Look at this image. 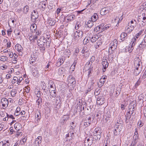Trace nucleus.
<instances>
[{
	"mask_svg": "<svg viewBox=\"0 0 146 146\" xmlns=\"http://www.w3.org/2000/svg\"><path fill=\"white\" fill-rule=\"evenodd\" d=\"M90 37H89V38H85L84 39L83 41L84 43V44H86L87 43H88L89 41L90 40Z\"/></svg>",
	"mask_w": 146,
	"mask_h": 146,
	"instance_id": "58836bf2",
	"label": "nucleus"
},
{
	"mask_svg": "<svg viewBox=\"0 0 146 146\" xmlns=\"http://www.w3.org/2000/svg\"><path fill=\"white\" fill-rule=\"evenodd\" d=\"M15 19H10L8 21V24L10 27H12L14 25Z\"/></svg>",
	"mask_w": 146,
	"mask_h": 146,
	"instance_id": "393cba45",
	"label": "nucleus"
},
{
	"mask_svg": "<svg viewBox=\"0 0 146 146\" xmlns=\"http://www.w3.org/2000/svg\"><path fill=\"white\" fill-rule=\"evenodd\" d=\"M127 36V33H125L124 32L122 33L120 35V40L121 41L120 42H122L124 40L125 38Z\"/></svg>",
	"mask_w": 146,
	"mask_h": 146,
	"instance_id": "412c9836",
	"label": "nucleus"
},
{
	"mask_svg": "<svg viewBox=\"0 0 146 146\" xmlns=\"http://www.w3.org/2000/svg\"><path fill=\"white\" fill-rule=\"evenodd\" d=\"M110 25H106L104 27L103 29H102V31L104 30L105 29L106 30L108 29L110 27Z\"/></svg>",
	"mask_w": 146,
	"mask_h": 146,
	"instance_id": "69168bd1",
	"label": "nucleus"
},
{
	"mask_svg": "<svg viewBox=\"0 0 146 146\" xmlns=\"http://www.w3.org/2000/svg\"><path fill=\"white\" fill-rule=\"evenodd\" d=\"M100 93V90L99 89H96L94 92V94L95 95H98Z\"/></svg>",
	"mask_w": 146,
	"mask_h": 146,
	"instance_id": "864d4df0",
	"label": "nucleus"
},
{
	"mask_svg": "<svg viewBox=\"0 0 146 146\" xmlns=\"http://www.w3.org/2000/svg\"><path fill=\"white\" fill-rule=\"evenodd\" d=\"M131 115L132 114H131V113H130V111H128L127 113L125 115V117L126 118V120H125V121L126 122H128L127 121V119H129L130 118Z\"/></svg>",
	"mask_w": 146,
	"mask_h": 146,
	"instance_id": "473e14b6",
	"label": "nucleus"
},
{
	"mask_svg": "<svg viewBox=\"0 0 146 146\" xmlns=\"http://www.w3.org/2000/svg\"><path fill=\"white\" fill-rule=\"evenodd\" d=\"M42 8L45 9L46 7V3L45 2H43L42 3Z\"/></svg>",
	"mask_w": 146,
	"mask_h": 146,
	"instance_id": "0e129e2a",
	"label": "nucleus"
},
{
	"mask_svg": "<svg viewBox=\"0 0 146 146\" xmlns=\"http://www.w3.org/2000/svg\"><path fill=\"white\" fill-rule=\"evenodd\" d=\"M8 59L7 57L6 56H2L1 57L0 60L3 61H5Z\"/></svg>",
	"mask_w": 146,
	"mask_h": 146,
	"instance_id": "8fccbe9b",
	"label": "nucleus"
},
{
	"mask_svg": "<svg viewBox=\"0 0 146 146\" xmlns=\"http://www.w3.org/2000/svg\"><path fill=\"white\" fill-rule=\"evenodd\" d=\"M50 95L53 98L55 97L56 96V91H55V90H51V92H50Z\"/></svg>",
	"mask_w": 146,
	"mask_h": 146,
	"instance_id": "4c0bfd02",
	"label": "nucleus"
},
{
	"mask_svg": "<svg viewBox=\"0 0 146 146\" xmlns=\"http://www.w3.org/2000/svg\"><path fill=\"white\" fill-rule=\"evenodd\" d=\"M121 89L120 88H119V90H117L116 91L115 94V97H117L120 94V92H121Z\"/></svg>",
	"mask_w": 146,
	"mask_h": 146,
	"instance_id": "3c124183",
	"label": "nucleus"
},
{
	"mask_svg": "<svg viewBox=\"0 0 146 146\" xmlns=\"http://www.w3.org/2000/svg\"><path fill=\"white\" fill-rule=\"evenodd\" d=\"M74 15H68L67 16V20L71 21L73 20L74 18Z\"/></svg>",
	"mask_w": 146,
	"mask_h": 146,
	"instance_id": "a19ab883",
	"label": "nucleus"
},
{
	"mask_svg": "<svg viewBox=\"0 0 146 146\" xmlns=\"http://www.w3.org/2000/svg\"><path fill=\"white\" fill-rule=\"evenodd\" d=\"M37 26L36 24H33L30 27V30L32 33H35L36 30Z\"/></svg>",
	"mask_w": 146,
	"mask_h": 146,
	"instance_id": "6ab92c4d",
	"label": "nucleus"
},
{
	"mask_svg": "<svg viewBox=\"0 0 146 146\" xmlns=\"http://www.w3.org/2000/svg\"><path fill=\"white\" fill-rule=\"evenodd\" d=\"M143 125V123L141 121H139L138 123V125L139 126V127H142Z\"/></svg>",
	"mask_w": 146,
	"mask_h": 146,
	"instance_id": "680f3d73",
	"label": "nucleus"
},
{
	"mask_svg": "<svg viewBox=\"0 0 146 146\" xmlns=\"http://www.w3.org/2000/svg\"><path fill=\"white\" fill-rule=\"evenodd\" d=\"M1 102L3 107H4L3 109H5L8 105V100L5 98H3L1 100Z\"/></svg>",
	"mask_w": 146,
	"mask_h": 146,
	"instance_id": "39448f33",
	"label": "nucleus"
},
{
	"mask_svg": "<svg viewBox=\"0 0 146 146\" xmlns=\"http://www.w3.org/2000/svg\"><path fill=\"white\" fill-rule=\"evenodd\" d=\"M83 35L82 31L78 30L75 31L74 34V38L75 39L82 38Z\"/></svg>",
	"mask_w": 146,
	"mask_h": 146,
	"instance_id": "7ed1b4c3",
	"label": "nucleus"
},
{
	"mask_svg": "<svg viewBox=\"0 0 146 146\" xmlns=\"http://www.w3.org/2000/svg\"><path fill=\"white\" fill-rule=\"evenodd\" d=\"M10 145L9 141H7L6 142L5 141H1L0 142V146H9Z\"/></svg>",
	"mask_w": 146,
	"mask_h": 146,
	"instance_id": "a878e982",
	"label": "nucleus"
},
{
	"mask_svg": "<svg viewBox=\"0 0 146 146\" xmlns=\"http://www.w3.org/2000/svg\"><path fill=\"white\" fill-rule=\"evenodd\" d=\"M48 87L50 86V88L55 89V85L52 80H50L48 81Z\"/></svg>",
	"mask_w": 146,
	"mask_h": 146,
	"instance_id": "aec40b11",
	"label": "nucleus"
},
{
	"mask_svg": "<svg viewBox=\"0 0 146 146\" xmlns=\"http://www.w3.org/2000/svg\"><path fill=\"white\" fill-rule=\"evenodd\" d=\"M61 102L60 97V96H57L56 99V103L58 104H60Z\"/></svg>",
	"mask_w": 146,
	"mask_h": 146,
	"instance_id": "79ce46f5",
	"label": "nucleus"
},
{
	"mask_svg": "<svg viewBox=\"0 0 146 146\" xmlns=\"http://www.w3.org/2000/svg\"><path fill=\"white\" fill-rule=\"evenodd\" d=\"M137 38H135V37H134V38H132V41H131V43H133L134 44H136L137 40Z\"/></svg>",
	"mask_w": 146,
	"mask_h": 146,
	"instance_id": "338daca9",
	"label": "nucleus"
},
{
	"mask_svg": "<svg viewBox=\"0 0 146 146\" xmlns=\"http://www.w3.org/2000/svg\"><path fill=\"white\" fill-rule=\"evenodd\" d=\"M48 40H47L46 42V45L47 47H49L50 46V44L51 43L50 39L49 38H48Z\"/></svg>",
	"mask_w": 146,
	"mask_h": 146,
	"instance_id": "37998d69",
	"label": "nucleus"
},
{
	"mask_svg": "<svg viewBox=\"0 0 146 146\" xmlns=\"http://www.w3.org/2000/svg\"><path fill=\"white\" fill-rule=\"evenodd\" d=\"M98 16L96 13H94L91 18V21L93 22L96 21L98 19Z\"/></svg>",
	"mask_w": 146,
	"mask_h": 146,
	"instance_id": "5701e85b",
	"label": "nucleus"
},
{
	"mask_svg": "<svg viewBox=\"0 0 146 146\" xmlns=\"http://www.w3.org/2000/svg\"><path fill=\"white\" fill-rule=\"evenodd\" d=\"M94 22L91 20H89L86 24L87 27L89 28H91L94 25Z\"/></svg>",
	"mask_w": 146,
	"mask_h": 146,
	"instance_id": "c756f323",
	"label": "nucleus"
},
{
	"mask_svg": "<svg viewBox=\"0 0 146 146\" xmlns=\"http://www.w3.org/2000/svg\"><path fill=\"white\" fill-rule=\"evenodd\" d=\"M76 64V62H74V63L71 65L70 68V70L71 71H73L74 70V69H75Z\"/></svg>",
	"mask_w": 146,
	"mask_h": 146,
	"instance_id": "c03bdc74",
	"label": "nucleus"
},
{
	"mask_svg": "<svg viewBox=\"0 0 146 146\" xmlns=\"http://www.w3.org/2000/svg\"><path fill=\"white\" fill-rule=\"evenodd\" d=\"M48 23L49 25L51 26H53L55 25V21L54 19H49Z\"/></svg>",
	"mask_w": 146,
	"mask_h": 146,
	"instance_id": "7c9ffc66",
	"label": "nucleus"
},
{
	"mask_svg": "<svg viewBox=\"0 0 146 146\" xmlns=\"http://www.w3.org/2000/svg\"><path fill=\"white\" fill-rule=\"evenodd\" d=\"M68 81L69 83L73 85V86L74 85V86H75V85L76 84V81L74 78L72 76L70 75L69 76Z\"/></svg>",
	"mask_w": 146,
	"mask_h": 146,
	"instance_id": "1a4fd4ad",
	"label": "nucleus"
},
{
	"mask_svg": "<svg viewBox=\"0 0 146 146\" xmlns=\"http://www.w3.org/2000/svg\"><path fill=\"white\" fill-rule=\"evenodd\" d=\"M98 38V37L96 35H93L91 38L90 37L91 41L92 42H95Z\"/></svg>",
	"mask_w": 146,
	"mask_h": 146,
	"instance_id": "b1692460",
	"label": "nucleus"
},
{
	"mask_svg": "<svg viewBox=\"0 0 146 146\" xmlns=\"http://www.w3.org/2000/svg\"><path fill=\"white\" fill-rule=\"evenodd\" d=\"M42 137L39 136L38 137L35 139L34 144V146H40V144L41 143Z\"/></svg>",
	"mask_w": 146,
	"mask_h": 146,
	"instance_id": "6e6552de",
	"label": "nucleus"
},
{
	"mask_svg": "<svg viewBox=\"0 0 146 146\" xmlns=\"http://www.w3.org/2000/svg\"><path fill=\"white\" fill-rule=\"evenodd\" d=\"M118 42L117 40L115 39L112 41L110 44V48H109V53L110 54H111L112 52L110 53V50H111V51H113L114 50L116 49L117 48V45Z\"/></svg>",
	"mask_w": 146,
	"mask_h": 146,
	"instance_id": "f257e3e1",
	"label": "nucleus"
},
{
	"mask_svg": "<svg viewBox=\"0 0 146 146\" xmlns=\"http://www.w3.org/2000/svg\"><path fill=\"white\" fill-rule=\"evenodd\" d=\"M123 124L116 123L115 126V129H117V131H120L123 128Z\"/></svg>",
	"mask_w": 146,
	"mask_h": 146,
	"instance_id": "f3484780",
	"label": "nucleus"
},
{
	"mask_svg": "<svg viewBox=\"0 0 146 146\" xmlns=\"http://www.w3.org/2000/svg\"><path fill=\"white\" fill-rule=\"evenodd\" d=\"M119 119L117 120V122L116 123H118V124H123V122L121 118H119Z\"/></svg>",
	"mask_w": 146,
	"mask_h": 146,
	"instance_id": "5fc2aeb1",
	"label": "nucleus"
},
{
	"mask_svg": "<svg viewBox=\"0 0 146 146\" xmlns=\"http://www.w3.org/2000/svg\"><path fill=\"white\" fill-rule=\"evenodd\" d=\"M135 108H129V111H130V113H131V114H132L133 113V112L135 110Z\"/></svg>",
	"mask_w": 146,
	"mask_h": 146,
	"instance_id": "4d7b16f0",
	"label": "nucleus"
},
{
	"mask_svg": "<svg viewBox=\"0 0 146 146\" xmlns=\"http://www.w3.org/2000/svg\"><path fill=\"white\" fill-rule=\"evenodd\" d=\"M49 88H45L43 90V93L44 95H47L48 94L49 92H50V90H49Z\"/></svg>",
	"mask_w": 146,
	"mask_h": 146,
	"instance_id": "e433bc0d",
	"label": "nucleus"
},
{
	"mask_svg": "<svg viewBox=\"0 0 146 146\" xmlns=\"http://www.w3.org/2000/svg\"><path fill=\"white\" fill-rule=\"evenodd\" d=\"M105 99L103 97H98L97 100V103L99 105H102L104 103Z\"/></svg>",
	"mask_w": 146,
	"mask_h": 146,
	"instance_id": "ddd939ff",
	"label": "nucleus"
},
{
	"mask_svg": "<svg viewBox=\"0 0 146 146\" xmlns=\"http://www.w3.org/2000/svg\"><path fill=\"white\" fill-rule=\"evenodd\" d=\"M101 29V26H99L96 27L94 29V30L95 31L97 32L98 31H99Z\"/></svg>",
	"mask_w": 146,
	"mask_h": 146,
	"instance_id": "e2e57ef3",
	"label": "nucleus"
},
{
	"mask_svg": "<svg viewBox=\"0 0 146 146\" xmlns=\"http://www.w3.org/2000/svg\"><path fill=\"white\" fill-rule=\"evenodd\" d=\"M37 42L38 46H39L40 48H41L40 49L42 50H44L45 47H44L45 44L44 43L41 41L40 38L39 39H38L37 40Z\"/></svg>",
	"mask_w": 146,
	"mask_h": 146,
	"instance_id": "9b49d317",
	"label": "nucleus"
},
{
	"mask_svg": "<svg viewBox=\"0 0 146 146\" xmlns=\"http://www.w3.org/2000/svg\"><path fill=\"white\" fill-rule=\"evenodd\" d=\"M134 28H131V29H130L129 27H126L125 28V31L127 34L130 33L134 29Z\"/></svg>",
	"mask_w": 146,
	"mask_h": 146,
	"instance_id": "f704fd0d",
	"label": "nucleus"
},
{
	"mask_svg": "<svg viewBox=\"0 0 146 146\" xmlns=\"http://www.w3.org/2000/svg\"><path fill=\"white\" fill-rule=\"evenodd\" d=\"M134 48L133 47H131L130 46L128 47V51L129 53H131L132 52L133 49Z\"/></svg>",
	"mask_w": 146,
	"mask_h": 146,
	"instance_id": "bf43d9fd",
	"label": "nucleus"
},
{
	"mask_svg": "<svg viewBox=\"0 0 146 146\" xmlns=\"http://www.w3.org/2000/svg\"><path fill=\"white\" fill-rule=\"evenodd\" d=\"M143 96H142V94H141L139 96L138 98V101L140 102V103H143Z\"/></svg>",
	"mask_w": 146,
	"mask_h": 146,
	"instance_id": "de8ad7c7",
	"label": "nucleus"
},
{
	"mask_svg": "<svg viewBox=\"0 0 146 146\" xmlns=\"http://www.w3.org/2000/svg\"><path fill=\"white\" fill-rule=\"evenodd\" d=\"M104 121L106 123H109L110 121V117H106L105 119H104Z\"/></svg>",
	"mask_w": 146,
	"mask_h": 146,
	"instance_id": "49530a36",
	"label": "nucleus"
},
{
	"mask_svg": "<svg viewBox=\"0 0 146 146\" xmlns=\"http://www.w3.org/2000/svg\"><path fill=\"white\" fill-rule=\"evenodd\" d=\"M15 49L19 52H20L21 51L22 49V47L21 45L19 44H17L15 46Z\"/></svg>",
	"mask_w": 146,
	"mask_h": 146,
	"instance_id": "cd10ccee",
	"label": "nucleus"
},
{
	"mask_svg": "<svg viewBox=\"0 0 146 146\" xmlns=\"http://www.w3.org/2000/svg\"><path fill=\"white\" fill-rule=\"evenodd\" d=\"M136 101L131 102L129 106V108H136Z\"/></svg>",
	"mask_w": 146,
	"mask_h": 146,
	"instance_id": "4be33fe9",
	"label": "nucleus"
},
{
	"mask_svg": "<svg viewBox=\"0 0 146 146\" xmlns=\"http://www.w3.org/2000/svg\"><path fill=\"white\" fill-rule=\"evenodd\" d=\"M65 60V59L63 58H60L59 61L57 63V66H60L63 63Z\"/></svg>",
	"mask_w": 146,
	"mask_h": 146,
	"instance_id": "bb28decb",
	"label": "nucleus"
},
{
	"mask_svg": "<svg viewBox=\"0 0 146 146\" xmlns=\"http://www.w3.org/2000/svg\"><path fill=\"white\" fill-rule=\"evenodd\" d=\"M109 8L107 7H104L102 9L100 12V14L102 15H106L109 12Z\"/></svg>",
	"mask_w": 146,
	"mask_h": 146,
	"instance_id": "9d476101",
	"label": "nucleus"
},
{
	"mask_svg": "<svg viewBox=\"0 0 146 146\" xmlns=\"http://www.w3.org/2000/svg\"><path fill=\"white\" fill-rule=\"evenodd\" d=\"M93 138L92 137H86L84 142L85 146H90L93 142Z\"/></svg>",
	"mask_w": 146,
	"mask_h": 146,
	"instance_id": "20e7f679",
	"label": "nucleus"
},
{
	"mask_svg": "<svg viewBox=\"0 0 146 146\" xmlns=\"http://www.w3.org/2000/svg\"><path fill=\"white\" fill-rule=\"evenodd\" d=\"M35 117L38 119L40 120L41 117V114L39 112L37 113H35Z\"/></svg>",
	"mask_w": 146,
	"mask_h": 146,
	"instance_id": "a18cd8bd",
	"label": "nucleus"
},
{
	"mask_svg": "<svg viewBox=\"0 0 146 146\" xmlns=\"http://www.w3.org/2000/svg\"><path fill=\"white\" fill-rule=\"evenodd\" d=\"M70 118L69 115H64L62 117V121H61V123L64 124L65 123L66 121Z\"/></svg>",
	"mask_w": 146,
	"mask_h": 146,
	"instance_id": "dca6fc26",
	"label": "nucleus"
},
{
	"mask_svg": "<svg viewBox=\"0 0 146 146\" xmlns=\"http://www.w3.org/2000/svg\"><path fill=\"white\" fill-rule=\"evenodd\" d=\"M29 10V7L26 5H25L23 8V13L24 14H27V13L28 12V11Z\"/></svg>",
	"mask_w": 146,
	"mask_h": 146,
	"instance_id": "c85d7f7f",
	"label": "nucleus"
},
{
	"mask_svg": "<svg viewBox=\"0 0 146 146\" xmlns=\"http://www.w3.org/2000/svg\"><path fill=\"white\" fill-rule=\"evenodd\" d=\"M38 13L36 10H34L33 12H32L31 16L32 21L35 22L36 19L38 18Z\"/></svg>",
	"mask_w": 146,
	"mask_h": 146,
	"instance_id": "423d86ee",
	"label": "nucleus"
},
{
	"mask_svg": "<svg viewBox=\"0 0 146 146\" xmlns=\"http://www.w3.org/2000/svg\"><path fill=\"white\" fill-rule=\"evenodd\" d=\"M14 127L17 131H19L22 128L21 124L18 123H15Z\"/></svg>",
	"mask_w": 146,
	"mask_h": 146,
	"instance_id": "a211bd4d",
	"label": "nucleus"
},
{
	"mask_svg": "<svg viewBox=\"0 0 146 146\" xmlns=\"http://www.w3.org/2000/svg\"><path fill=\"white\" fill-rule=\"evenodd\" d=\"M146 47V42L145 39H143L141 42L138 46V47L140 49H143L145 48Z\"/></svg>",
	"mask_w": 146,
	"mask_h": 146,
	"instance_id": "4468645a",
	"label": "nucleus"
},
{
	"mask_svg": "<svg viewBox=\"0 0 146 146\" xmlns=\"http://www.w3.org/2000/svg\"><path fill=\"white\" fill-rule=\"evenodd\" d=\"M120 132V131H117V129H115V130L114 131V134L115 135H118Z\"/></svg>",
	"mask_w": 146,
	"mask_h": 146,
	"instance_id": "774afa93",
	"label": "nucleus"
},
{
	"mask_svg": "<svg viewBox=\"0 0 146 146\" xmlns=\"http://www.w3.org/2000/svg\"><path fill=\"white\" fill-rule=\"evenodd\" d=\"M39 68H37L36 67H35L34 68H33L32 70V73L34 76H38V74L39 73Z\"/></svg>",
	"mask_w": 146,
	"mask_h": 146,
	"instance_id": "f8f14e48",
	"label": "nucleus"
},
{
	"mask_svg": "<svg viewBox=\"0 0 146 146\" xmlns=\"http://www.w3.org/2000/svg\"><path fill=\"white\" fill-rule=\"evenodd\" d=\"M58 72L60 75L62 74L63 72V69L62 68H59L58 70Z\"/></svg>",
	"mask_w": 146,
	"mask_h": 146,
	"instance_id": "052dcab7",
	"label": "nucleus"
},
{
	"mask_svg": "<svg viewBox=\"0 0 146 146\" xmlns=\"http://www.w3.org/2000/svg\"><path fill=\"white\" fill-rule=\"evenodd\" d=\"M140 60L139 58H137L135 59V61L134 62V65L135 66H136V67H137L139 68H140V67L141 68L140 66Z\"/></svg>",
	"mask_w": 146,
	"mask_h": 146,
	"instance_id": "2eb2a0df",
	"label": "nucleus"
},
{
	"mask_svg": "<svg viewBox=\"0 0 146 146\" xmlns=\"http://www.w3.org/2000/svg\"><path fill=\"white\" fill-rule=\"evenodd\" d=\"M81 26V25L80 24V23L79 22H77L75 27V29L76 30H78L79 28Z\"/></svg>",
	"mask_w": 146,
	"mask_h": 146,
	"instance_id": "13d9d810",
	"label": "nucleus"
},
{
	"mask_svg": "<svg viewBox=\"0 0 146 146\" xmlns=\"http://www.w3.org/2000/svg\"><path fill=\"white\" fill-rule=\"evenodd\" d=\"M102 64L104 68V69H102L103 72H104L106 71V69L108 66L109 63H108L107 60L106 59H103Z\"/></svg>",
	"mask_w": 146,
	"mask_h": 146,
	"instance_id": "0eeeda50",
	"label": "nucleus"
},
{
	"mask_svg": "<svg viewBox=\"0 0 146 146\" xmlns=\"http://www.w3.org/2000/svg\"><path fill=\"white\" fill-rule=\"evenodd\" d=\"M143 31V29L141 30L138 33L136 34V35L134 37H135V38H137V39L138 38L139 36L142 34Z\"/></svg>",
	"mask_w": 146,
	"mask_h": 146,
	"instance_id": "72a5a7b5",
	"label": "nucleus"
},
{
	"mask_svg": "<svg viewBox=\"0 0 146 146\" xmlns=\"http://www.w3.org/2000/svg\"><path fill=\"white\" fill-rule=\"evenodd\" d=\"M141 70V67L139 68V70H135L134 75L135 76H137L140 73Z\"/></svg>",
	"mask_w": 146,
	"mask_h": 146,
	"instance_id": "c9c22d12",
	"label": "nucleus"
},
{
	"mask_svg": "<svg viewBox=\"0 0 146 146\" xmlns=\"http://www.w3.org/2000/svg\"><path fill=\"white\" fill-rule=\"evenodd\" d=\"M41 86L42 90L45 88H47V86L46 85L45 83L44 82H42L41 83Z\"/></svg>",
	"mask_w": 146,
	"mask_h": 146,
	"instance_id": "ea45409f",
	"label": "nucleus"
},
{
	"mask_svg": "<svg viewBox=\"0 0 146 146\" xmlns=\"http://www.w3.org/2000/svg\"><path fill=\"white\" fill-rule=\"evenodd\" d=\"M91 117H87L85 119L84 121H86L88 123V125H90L92 122Z\"/></svg>",
	"mask_w": 146,
	"mask_h": 146,
	"instance_id": "2f4dec72",
	"label": "nucleus"
},
{
	"mask_svg": "<svg viewBox=\"0 0 146 146\" xmlns=\"http://www.w3.org/2000/svg\"><path fill=\"white\" fill-rule=\"evenodd\" d=\"M101 130H99L98 128H96L93 132L94 138L96 140H99L101 137Z\"/></svg>",
	"mask_w": 146,
	"mask_h": 146,
	"instance_id": "f03ea898",
	"label": "nucleus"
},
{
	"mask_svg": "<svg viewBox=\"0 0 146 146\" xmlns=\"http://www.w3.org/2000/svg\"><path fill=\"white\" fill-rule=\"evenodd\" d=\"M42 99L41 98H38L36 101V103L38 106L42 103Z\"/></svg>",
	"mask_w": 146,
	"mask_h": 146,
	"instance_id": "09e8293b",
	"label": "nucleus"
},
{
	"mask_svg": "<svg viewBox=\"0 0 146 146\" xmlns=\"http://www.w3.org/2000/svg\"><path fill=\"white\" fill-rule=\"evenodd\" d=\"M40 40L42 41V42L44 43V44H45V42L47 40L46 38H45L44 37H42L40 38Z\"/></svg>",
	"mask_w": 146,
	"mask_h": 146,
	"instance_id": "6e6d98bb",
	"label": "nucleus"
},
{
	"mask_svg": "<svg viewBox=\"0 0 146 146\" xmlns=\"http://www.w3.org/2000/svg\"><path fill=\"white\" fill-rule=\"evenodd\" d=\"M106 80H103L101 78L100 80V82L101 84L100 85L99 84V86H100V87H101L104 84Z\"/></svg>",
	"mask_w": 146,
	"mask_h": 146,
	"instance_id": "603ef678",
	"label": "nucleus"
}]
</instances>
